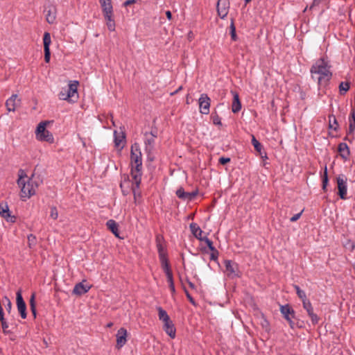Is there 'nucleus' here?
Instances as JSON below:
<instances>
[{
  "mask_svg": "<svg viewBox=\"0 0 355 355\" xmlns=\"http://www.w3.org/2000/svg\"><path fill=\"white\" fill-rule=\"evenodd\" d=\"M17 183L20 188V197L21 200H26L35 195L41 181L38 178H35L34 173L31 177H28L23 169H19Z\"/></svg>",
  "mask_w": 355,
  "mask_h": 355,
  "instance_id": "obj_1",
  "label": "nucleus"
},
{
  "mask_svg": "<svg viewBox=\"0 0 355 355\" xmlns=\"http://www.w3.org/2000/svg\"><path fill=\"white\" fill-rule=\"evenodd\" d=\"M331 66L324 58H320L311 66V78L317 81L319 87H326L332 77Z\"/></svg>",
  "mask_w": 355,
  "mask_h": 355,
  "instance_id": "obj_2",
  "label": "nucleus"
},
{
  "mask_svg": "<svg viewBox=\"0 0 355 355\" xmlns=\"http://www.w3.org/2000/svg\"><path fill=\"white\" fill-rule=\"evenodd\" d=\"M102 12L110 31H115L113 6L111 0H99Z\"/></svg>",
  "mask_w": 355,
  "mask_h": 355,
  "instance_id": "obj_3",
  "label": "nucleus"
},
{
  "mask_svg": "<svg viewBox=\"0 0 355 355\" xmlns=\"http://www.w3.org/2000/svg\"><path fill=\"white\" fill-rule=\"evenodd\" d=\"M47 122H40L36 128L35 136L36 139L40 141H46L49 144L54 142V137L53 135L46 129Z\"/></svg>",
  "mask_w": 355,
  "mask_h": 355,
  "instance_id": "obj_4",
  "label": "nucleus"
},
{
  "mask_svg": "<svg viewBox=\"0 0 355 355\" xmlns=\"http://www.w3.org/2000/svg\"><path fill=\"white\" fill-rule=\"evenodd\" d=\"M131 165L132 168H142V158L139 145L137 143L131 146Z\"/></svg>",
  "mask_w": 355,
  "mask_h": 355,
  "instance_id": "obj_5",
  "label": "nucleus"
},
{
  "mask_svg": "<svg viewBox=\"0 0 355 355\" xmlns=\"http://www.w3.org/2000/svg\"><path fill=\"white\" fill-rule=\"evenodd\" d=\"M78 82L74 80L70 82L67 87L62 88L58 96L61 100H68L73 97L77 93Z\"/></svg>",
  "mask_w": 355,
  "mask_h": 355,
  "instance_id": "obj_6",
  "label": "nucleus"
},
{
  "mask_svg": "<svg viewBox=\"0 0 355 355\" xmlns=\"http://www.w3.org/2000/svg\"><path fill=\"white\" fill-rule=\"evenodd\" d=\"M141 168H131V176L134 181L132 190L134 194V199L136 201L137 199V190L139 189L141 180Z\"/></svg>",
  "mask_w": 355,
  "mask_h": 355,
  "instance_id": "obj_7",
  "label": "nucleus"
},
{
  "mask_svg": "<svg viewBox=\"0 0 355 355\" xmlns=\"http://www.w3.org/2000/svg\"><path fill=\"white\" fill-rule=\"evenodd\" d=\"M225 272L230 278L239 277L240 271L236 263L231 260H225L224 261Z\"/></svg>",
  "mask_w": 355,
  "mask_h": 355,
  "instance_id": "obj_8",
  "label": "nucleus"
},
{
  "mask_svg": "<svg viewBox=\"0 0 355 355\" xmlns=\"http://www.w3.org/2000/svg\"><path fill=\"white\" fill-rule=\"evenodd\" d=\"M336 182L338 184V195L341 199L345 200L347 198L346 196L347 191V178L344 175H340L336 178Z\"/></svg>",
  "mask_w": 355,
  "mask_h": 355,
  "instance_id": "obj_9",
  "label": "nucleus"
},
{
  "mask_svg": "<svg viewBox=\"0 0 355 355\" xmlns=\"http://www.w3.org/2000/svg\"><path fill=\"white\" fill-rule=\"evenodd\" d=\"M230 7L229 0H218L216 5L218 15L221 19H225L228 15Z\"/></svg>",
  "mask_w": 355,
  "mask_h": 355,
  "instance_id": "obj_10",
  "label": "nucleus"
},
{
  "mask_svg": "<svg viewBox=\"0 0 355 355\" xmlns=\"http://www.w3.org/2000/svg\"><path fill=\"white\" fill-rule=\"evenodd\" d=\"M200 112L202 114H208L209 113V107L211 99L206 94L200 95L199 100Z\"/></svg>",
  "mask_w": 355,
  "mask_h": 355,
  "instance_id": "obj_11",
  "label": "nucleus"
},
{
  "mask_svg": "<svg viewBox=\"0 0 355 355\" xmlns=\"http://www.w3.org/2000/svg\"><path fill=\"white\" fill-rule=\"evenodd\" d=\"M16 301L17 310L20 313L21 318H26V305L22 297L21 290L17 291V292L16 293Z\"/></svg>",
  "mask_w": 355,
  "mask_h": 355,
  "instance_id": "obj_12",
  "label": "nucleus"
},
{
  "mask_svg": "<svg viewBox=\"0 0 355 355\" xmlns=\"http://www.w3.org/2000/svg\"><path fill=\"white\" fill-rule=\"evenodd\" d=\"M0 216L5 218L7 222L15 223L16 217L10 214L7 203H0Z\"/></svg>",
  "mask_w": 355,
  "mask_h": 355,
  "instance_id": "obj_13",
  "label": "nucleus"
},
{
  "mask_svg": "<svg viewBox=\"0 0 355 355\" xmlns=\"http://www.w3.org/2000/svg\"><path fill=\"white\" fill-rule=\"evenodd\" d=\"M21 99L17 94H12L6 102V106L8 112H15L20 106Z\"/></svg>",
  "mask_w": 355,
  "mask_h": 355,
  "instance_id": "obj_14",
  "label": "nucleus"
},
{
  "mask_svg": "<svg viewBox=\"0 0 355 355\" xmlns=\"http://www.w3.org/2000/svg\"><path fill=\"white\" fill-rule=\"evenodd\" d=\"M127 334H128L127 330L123 327H121L118 330L116 335V347L117 349H121L122 347H123L125 345V344L126 343V341H127V339H126Z\"/></svg>",
  "mask_w": 355,
  "mask_h": 355,
  "instance_id": "obj_15",
  "label": "nucleus"
},
{
  "mask_svg": "<svg viewBox=\"0 0 355 355\" xmlns=\"http://www.w3.org/2000/svg\"><path fill=\"white\" fill-rule=\"evenodd\" d=\"M198 194V191H194L192 192H186L184 191L182 187H180L176 191V196L182 200L190 201L193 200Z\"/></svg>",
  "mask_w": 355,
  "mask_h": 355,
  "instance_id": "obj_16",
  "label": "nucleus"
},
{
  "mask_svg": "<svg viewBox=\"0 0 355 355\" xmlns=\"http://www.w3.org/2000/svg\"><path fill=\"white\" fill-rule=\"evenodd\" d=\"M46 20L49 24H53L56 19V8L53 5L46 6L44 9Z\"/></svg>",
  "mask_w": 355,
  "mask_h": 355,
  "instance_id": "obj_17",
  "label": "nucleus"
},
{
  "mask_svg": "<svg viewBox=\"0 0 355 355\" xmlns=\"http://www.w3.org/2000/svg\"><path fill=\"white\" fill-rule=\"evenodd\" d=\"M85 282V280H84L83 282L76 284L73 289L72 293L76 295H82L87 293L91 288L92 286L89 284H84L83 283Z\"/></svg>",
  "mask_w": 355,
  "mask_h": 355,
  "instance_id": "obj_18",
  "label": "nucleus"
},
{
  "mask_svg": "<svg viewBox=\"0 0 355 355\" xmlns=\"http://www.w3.org/2000/svg\"><path fill=\"white\" fill-rule=\"evenodd\" d=\"M114 137L115 147L121 150L123 148L124 144L125 142V133L123 131L118 132L117 130H115L114 132Z\"/></svg>",
  "mask_w": 355,
  "mask_h": 355,
  "instance_id": "obj_19",
  "label": "nucleus"
},
{
  "mask_svg": "<svg viewBox=\"0 0 355 355\" xmlns=\"http://www.w3.org/2000/svg\"><path fill=\"white\" fill-rule=\"evenodd\" d=\"M163 329L171 338H175L176 329L171 320L163 322Z\"/></svg>",
  "mask_w": 355,
  "mask_h": 355,
  "instance_id": "obj_20",
  "label": "nucleus"
},
{
  "mask_svg": "<svg viewBox=\"0 0 355 355\" xmlns=\"http://www.w3.org/2000/svg\"><path fill=\"white\" fill-rule=\"evenodd\" d=\"M279 310L286 320L295 318V311L289 304L281 305Z\"/></svg>",
  "mask_w": 355,
  "mask_h": 355,
  "instance_id": "obj_21",
  "label": "nucleus"
},
{
  "mask_svg": "<svg viewBox=\"0 0 355 355\" xmlns=\"http://www.w3.org/2000/svg\"><path fill=\"white\" fill-rule=\"evenodd\" d=\"M241 109V103L239 99V94L236 92H233V101L232 105V111L234 113L239 112Z\"/></svg>",
  "mask_w": 355,
  "mask_h": 355,
  "instance_id": "obj_22",
  "label": "nucleus"
},
{
  "mask_svg": "<svg viewBox=\"0 0 355 355\" xmlns=\"http://www.w3.org/2000/svg\"><path fill=\"white\" fill-rule=\"evenodd\" d=\"M147 137L144 141L145 146H146V150L148 152H150L154 146L155 143V138L156 137V135H154L152 132L150 133V137H148V134L146 133L145 135Z\"/></svg>",
  "mask_w": 355,
  "mask_h": 355,
  "instance_id": "obj_23",
  "label": "nucleus"
},
{
  "mask_svg": "<svg viewBox=\"0 0 355 355\" xmlns=\"http://www.w3.org/2000/svg\"><path fill=\"white\" fill-rule=\"evenodd\" d=\"M338 150L340 153V156L345 159H347L348 157L349 156L350 152L349 147L347 144L345 143H340L338 145Z\"/></svg>",
  "mask_w": 355,
  "mask_h": 355,
  "instance_id": "obj_24",
  "label": "nucleus"
},
{
  "mask_svg": "<svg viewBox=\"0 0 355 355\" xmlns=\"http://www.w3.org/2000/svg\"><path fill=\"white\" fill-rule=\"evenodd\" d=\"M106 226L115 236L119 237L118 224L115 220L112 219L108 220L106 223Z\"/></svg>",
  "mask_w": 355,
  "mask_h": 355,
  "instance_id": "obj_25",
  "label": "nucleus"
},
{
  "mask_svg": "<svg viewBox=\"0 0 355 355\" xmlns=\"http://www.w3.org/2000/svg\"><path fill=\"white\" fill-rule=\"evenodd\" d=\"M190 230L193 234V236L199 239L202 240L203 237H202V231L200 228V227L196 223H191L190 224Z\"/></svg>",
  "mask_w": 355,
  "mask_h": 355,
  "instance_id": "obj_26",
  "label": "nucleus"
},
{
  "mask_svg": "<svg viewBox=\"0 0 355 355\" xmlns=\"http://www.w3.org/2000/svg\"><path fill=\"white\" fill-rule=\"evenodd\" d=\"M349 130L348 133L352 134L355 130V111L352 110L349 116Z\"/></svg>",
  "mask_w": 355,
  "mask_h": 355,
  "instance_id": "obj_27",
  "label": "nucleus"
},
{
  "mask_svg": "<svg viewBox=\"0 0 355 355\" xmlns=\"http://www.w3.org/2000/svg\"><path fill=\"white\" fill-rule=\"evenodd\" d=\"M157 310L158 311L159 320H161L162 322H165L171 320L167 312L161 306L157 307Z\"/></svg>",
  "mask_w": 355,
  "mask_h": 355,
  "instance_id": "obj_28",
  "label": "nucleus"
},
{
  "mask_svg": "<svg viewBox=\"0 0 355 355\" xmlns=\"http://www.w3.org/2000/svg\"><path fill=\"white\" fill-rule=\"evenodd\" d=\"M162 268L165 274L172 272L167 257L159 258Z\"/></svg>",
  "mask_w": 355,
  "mask_h": 355,
  "instance_id": "obj_29",
  "label": "nucleus"
},
{
  "mask_svg": "<svg viewBox=\"0 0 355 355\" xmlns=\"http://www.w3.org/2000/svg\"><path fill=\"white\" fill-rule=\"evenodd\" d=\"M29 304H30V309H31V313H32L34 318H35L37 316V310H36V302H35V293H33L31 295Z\"/></svg>",
  "mask_w": 355,
  "mask_h": 355,
  "instance_id": "obj_30",
  "label": "nucleus"
},
{
  "mask_svg": "<svg viewBox=\"0 0 355 355\" xmlns=\"http://www.w3.org/2000/svg\"><path fill=\"white\" fill-rule=\"evenodd\" d=\"M329 128L333 129L335 131L338 130V124L335 115H329Z\"/></svg>",
  "mask_w": 355,
  "mask_h": 355,
  "instance_id": "obj_31",
  "label": "nucleus"
},
{
  "mask_svg": "<svg viewBox=\"0 0 355 355\" xmlns=\"http://www.w3.org/2000/svg\"><path fill=\"white\" fill-rule=\"evenodd\" d=\"M295 291H296V293L298 296V297L302 300V302H304L305 300H308L307 297H306V293L304 291H302L299 286L297 285H294L293 286Z\"/></svg>",
  "mask_w": 355,
  "mask_h": 355,
  "instance_id": "obj_32",
  "label": "nucleus"
},
{
  "mask_svg": "<svg viewBox=\"0 0 355 355\" xmlns=\"http://www.w3.org/2000/svg\"><path fill=\"white\" fill-rule=\"evenodd\" d=\"M156 247L159 254V258L167 257L165 244L156 245Z\"/></svg>",
  "mask_w": 355,
  "mask_h": 355,
  "instance_id": "obj_33",
  "label": "nucleus"
},
{
  "mask_svg": "<svg viewBox=\"0 0 355 355\" xmlns=\"http://www.w3.org/2000/svg\"><path fill=\"white\" fill-rule=\"evenodd\" d=\"M44 49H50L49 46L51 43V35L48 32H45L43 37Z\"/></svg>",
  "mask_w": 355,
  "mask_h": 355,
  "instance_id": "obj_34",
  "label": "nucleus"
},
{
  "mask_svg": "<svg viewBox=\"0 0 355 355\" xmlns=\"http://www.w3.org/2000/svg\"><path fill=\"white\" fill-rule=\"evenodd\" d=\"M350 88L349 82H341L339 85V92L341 95H344Z\"/></svg>",
  "mask_w": 355,
  "mask_h": 355,
  "instance_id": "obj_35",
  "label": "nucleus"
},
{
  "mask_svg": "<svg viewBox=\"0 0 355 355\" xmlns=\"http://www.w3.org/2000/svg\"><path fill=\"white\" fill-rule=\"evenodd\" d=\"M302 305L303 308L306 311L307 314L313 312V308L309 299L303 302Z\"/></svg>",
  "mask_w": 355,
  "mask_h": 355,
  "instance_id": "obj_36",
  "label": "nucleus"
},
{
  "mask_svg": "<svg viewBox=\"0 0 355 355\" xmlns=\"http://www.w3.org/2000/svg\"><path fill=\"white\" fill-rule=\"evenodd\" d=\"M252 144L257 151H261L263 148L261 144L255 138L254 135H252Z\"/></svg>",
  "mask_w": 355,
  "mask_h": 355,
  "instance_id": "obj_37",
  "label": "nucleus"
},
{
  "mask_svg": "<svg viewBox=\"0 0 355 355\" xmlns=\"http://www.w3.org/2000/svg\"><path fill=\"white\" fill-rule=\"evenodd\" d=\"M27 239H28V245L30 248H32L34 246H35L36 243H37V239H36L35 236L31 234L28 236Z\"/></svg>",
  "mask_w": 355,
  "mask_h": 355,
  "instance_id": "obj_38",
  "label": "nucleus"
},
{
  "mask_svg": "<svg viewBox=\"0 0 355 355\" xmlns=\"http://www.w3.org/2000/svg\"><path fill=\"white\" fill-rule=\"evenodd\" d=\"M3 302L5 304L6 311L8 313H10V311L12 310V302H11L10 300L7 296H4L3 297Z\"/></svg>",
  "mask_w": 355,
  "mask_h": 355,
  "instance_id": "obj_39",
  "label": "nucleus"
},
{
  "mask_svg": "<svg viewBox=\"0 0 355 355\" xmlns=\"http://www.w3.org/2000/svg\"><path fill=\"white\" fill-rule=\"evenodd\" d=\"M327 184H328L327 168L325 166L324 171V175H323V177H322V189L323 190L326 189Z\"/></svg>",
  "mask_w": 355,
  "mask_h": 355,
  "instance_id": "obj_40",
  "label": "nucleus"
},
{
  "mask_svg": "<svg viewBox=\"0 0 355 355\" xmlns=\"http://www.w3.org/2000/svg\"><path fill=\"white\" fill-rule=\"evenodd\" d=\"M327 184H328L327 168L325 166L324 171V175H323V177H322V189L323 190L326 189Z\"/></svg>",
  "mask_w": 355,
  "mask_h": 355,
  "instance_id": "obj_41",
  "label": "nucleus"
},
{
  "mask_svg": "<svg viewBox=\"0 0 355 355\" xmlns=\"http://www.w3.org/2000/svg\"><path fill=\"white\" fill-rule=\"evenodd\" d=\"M201 241L205 242V243L207 244V247L209 248V249L211 251H214L215 250L216 248L213 245V242L209 238H207L206 236L203 237Z\"/></svg>",
  "mask_w": 355,
  "mask_h": 355,
  "instance_id": "obj_42",
  "label": "nucleus"
},
{
  "mask_svg": "<svg viewBox=\"0 0 355 355\" xmlns=\"http://www.w3.org/2000/svg\"><path fill=\"white\" fill-rule=\"evenodd\" d=\"M308 315L310 317L313 324L318 323L320 318L314 312L309 313Z\"/></svg>",
  "mask_w": 355,
  "mask_h": 355,
  "instance_id": "obj_43",
  "label": "nucleus"
},
{
  "mask_svg": "<svg viewBox=\"0 0 355 355\" xmlns=\"http://www.w3.org/2000/svg\"><path fill=\"white\" fill-rule=\"evenodd\" d=\"M50 216L53 220H56L58 218V209H57V208L55 207H52L51 208Z\"/></svg>",
  "mask_w": 355,
  "mask_h": 355,
  "instance_id": "obj_44",
  "label": "nucleus"
},
{
  "mask_svg": "<svg viewBox=\"0 0 355 355\" xmlns=\"http://www.w3.org/2000/svg\"><path fill=\"white\" fill-rule=\"evenodd\" d=\"M155 243H156V245L165 244V241H164V236L161 234L156 235Z\"/></svg>",
  "mask_w": 355,
  "mask_h": 355,
  "instance_id": "obj_45",
  "label": "nucleus"
},
{
  "mask_svg": "<svg viewBox=\"0 0 355 355\" xmlns=\"http://www.w3.org/2000/svg\"><path fill=\"white\" fill-rule=\"evenodd\" d=\"M219 255L218 251L215 248L214 251H211L210 254V259L213 261H217Z\"/></svg>",
  "mask_w": 355,
  "mask_h": 355,
  "instance_id": "obj_46",
  "label": "nucleus"
},
{
  "mask_svg": "<svg viewBox=\"0 0 355 355\" xmlns=\"http://www.w3.org/2000/svg\"><path fill=\"white\" fill-rule=\"evenodd\" d=\"M51 58L50 49H44V60L46 62H49Z\"/></svg>",
  "mask_w": 355,
  "mask_h": 355,
  "instance_id": "obj_47",
  "label": "nucleus"
},
{
  "mask_svg": "<svg viewBox=\"0 0 355 355\" xmlns=\"http://www.w3.org/2000/svg\"><path fill=\"white\" fill-rule=\"evenodd\" d=\"M219 163L220 164H226L227 163H229L230 162V158L229 157H221L219 158V160H218Z\"/></svg>",
  "mask_w": 355,
  "mask_h": 355,
  "instance_id": "obj_48",
  "label": "nucleus"
},
{
  "mask_svg": "<svg viewBox=\"0 0 355 355\" xmlns=\"http://www.w3.org/2000/svg\"><path fill=\"white\" fill-rule=\"evenodd\" d=\"M302 212H303V210L301 211L300 213L295 214L293 216H292L290 218V221L291 222H295V221H297L300 218Z\"/></svg>",
  "mask_w": 355,
  "mask_h": 355,
  "instance_id": "obj_49",
  "label": "nucleus"
},
{
  "mask_svg": "<svg viewBox=\"0 0 355 355\" xmlns=\"http://www.w3.org/2000/svg\"><path fill=\"white\" fill-rule=\"evenodd\" d=\"M321 1H322V0H313V3H311V5L309 7V10H311L314 9L315 7L318 6L320 5V3H321Z\"/></svg>",
  "mask_w": 355,
  "mask_h": 355,
  "instance_id": "obj_50",
  "label": "nucleus"
},
{
  "mask_svg": "<svg viewBox=\"0 0 355 355\" xmlns=\"http://www.w3.org/2000/svg\"><path fill=\"white\" fill-rule=\"evenodd\" d=\"M166 276L167 282H168V284L174 283L172 272L166 274Z\"/></svg>",
  "mask_w": 355,
  "mask_h": 355,
  "instance_id": "obj_51",
  "label": "nucleus"
},
{
  "mask_svg": "<svg viewBox=\"0 0 355 355\" xmlns=\"http://www.w3.org/2000/svg\"><path fill=\"white\" fill-rule=\"evenodd\" d=\"M257 152L259 153V155H260L261 159H268L267 153H266V151L263 150V148H262V150H261V151H257Z\"/></svg>",
  "mask_w": 355,
  "mask_h": 355,
  "instance_id": "obj_52",
  "label": "nucleus"
},
{
  "mask_svg": "<svg viewBox=\"0 0 355 355\" xmlns=\"http://www.w3.org/2000/svg\"><path fill=\"white\" fill-rule=\"evenodd\" d=\"M213 123L215 125H221V121H220V118L216 115V116H214L213 117Z\"/></svg>",
  "mask_w": 355,
  "mask_h": 355,
  "instance_id": "obj_53",
  "label": "nucleus"
},
{
  "mask_svg": "<svg viewBox=\"0 0 355 355\" xmlns=\"http://www.w3.org/2000/svg\"><path fill=\"white\" fill-rule=\"evenodd\" d=\"M135 0H127V1H125L123 3V6L127 7V6H130V5H131V4H132V3H135Z\"/></svg>",
  "mask_w": 355,
  "mask_h": 355,
  "instance_id": "obj_54",
  "label": "nucleus"
},
{
  "mask_svg": "<svg viewBox=\"0 0 355 355\" xmlns=\"http://www.w3.org/2000/svg\"><path fill=\"white\" fill-rule=\"evenodd\" d=\"M230 35H231V38H232V40L233 41H236L237 40V35L236 34V31H231Z\"/></svg>",
  "mask_w": 355,
  "mask_h": 355,
  "instance_id": "obj_55",
  "label": "nucleus"
},
{
  "mask_svg": "<svg viewBox=\"0 0 355 355\" xmlns=\"http://www.w3.org/2000/svg\"><path fill=\"white\" fill-rule=\"evenodd\" d=\"M230 29V32L236 31V27L234 26V19H231Z\"/></svg>",
  "mask_w": 355,
  "mask_h": 355,
  "instance_id": "obj_56",
  "label": "nucleus"
},
{
  "mask_svg": "<svg viewBox=\"0 0 355 355\" xmlns=\"http://www.w3.org/2000/svg\"><path fill=\"white\" fill-rule=\"evenodd\" d=\"M287 321L288 322L291 328L294 329L295 328V322L293 321V318H289V320H287Z\"/></svg>",
  "mask_w": 355,
  "mask_h": 355,
  "instance_id": "obj_57",
  "label": "nucleus"
},
{
  "mask_svg": "<svg viewBox=\"0 0 355 355\" xmlns=\"http://www.w3.org/2000/svg\"><path fill=\"white\" fill-rule=\"evenodd\" d=\"M169 288L172 293H175V285L174 283L168 284Z\"/></svg>",
  "mask_w": 355,
  "mask_h": 355,
  "instance_id": "obj_58",
  "label": "nucleus"
},
{
  "mask_svg": "<svg viewBox=\"0 0 355 355\" xmlns=\"http://www.w3.org/2000/svg\"><path fill=\"white\" fill-rule=\"evenodd\" d=\"M166 17H167L169 20H171V18H172V14H171V11L167 10V11L166 12Z\"/></svg>",
  "mask_w": 355,
  "mask_h": 355,
  "instance_id": "obj_59",
  "label": "nucleus"
},
{
  "mask_svg": "<svg viewBox=\"0 0 355 355\" xmlns=\"http://www.w3.org/2000/svg\"><path fill=\"white\" fill-rule=\"evenodd\" d=\"M186 295H187V297L189 298V301L192 303V304H194V300L191 297V295L189 294L188 292L186 291Z\"/></svg>",
  "mask_w": 355,
  "mask_h": 355,
  "instance_id": "obj_60",
  "label": "nucleus"
},
{
  "mask_svg": "<svg viewBox=\"0 0 355 355\" xmlns=\"http://www.w3.org/2000/svg\"><path fill=\"white\" fill-rule=\"evenodd\" d=\"M182 89V87L180 86L179 87L175 92L171 93V95L173 96V95H175V94H177L178 92H179L181 89Z\"/></svg>",
  "mask_w": 355,
  "mask_h": 355,
  "instance_id": "obj_61",
  "label": "nucleus"
},
{
  "mask_svg": "<svg viewBox=\"0 0 355 355\" xmlns=\"http://www.w3.org/2000/svg\"><path fill=\"white\" fill-rule=\"evenodd\" d=\"M188 283H189V286L191 288H194L195 286H194V284L192 282H191L190 281H188Z\"/></svg>",
  "mask_w": 355,
  "mask_h": 355,
  "instance_id": "obj_62",
  "label": "nucleus"
},
{
  "mask_svg": "<svg viewBox=\"0 0 355 355\" xmlns=\"http://www.w3.org/2000/svg\"><path fill=\"white\" fill-rule=\"evenodd\" d=\"M3 331L5 334H8L10 331L8 330V329H3Z\"/></svg>",
  "mask_w": 355,
  "mask_h": 355,
  "instance_id": "obj_63",
  "label": "nucleus"
},
{
  "mask_svg": "<svg viewBox=\"0 0 355 355\" xmlns=\"http://www.w3.org/2000/svg\"><path fill=\"white\" fill-rule=\"evenodd\" d=\"M192 35H193V34H192V33H191V32H190V33H189V37L190 39L192 37Z\"/></svg>",
  "mask_w": 355,
  "mask_h": 355,
  "instance_id": "obj_64",
  "label": "nucleus"
}]
</instances>
